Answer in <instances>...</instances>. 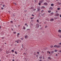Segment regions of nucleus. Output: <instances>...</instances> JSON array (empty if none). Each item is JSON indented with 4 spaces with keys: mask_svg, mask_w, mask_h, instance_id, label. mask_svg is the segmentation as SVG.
<instances>
[{
    "mask_svg": "<svg viewBox=\"0 0 61 61\" xmlns=\"http://www.w3.org/2000/svg\"><path fill=\"white\" fill-rule=\"evenodd\" d=\"M53 45H51L50 46V47H51V48H52V47H53Z\"/></svg>",
    "mask_w": 61,
    "mask_h": 61,
    "instance_id": "ddd939ff",
    "label": "nucleus"
},
{
    "mask_svg": "<svg viewBox=\"0 0 61 61\" xmlns=\"http://www.w3.org/2000/svg\"><path fill=\"white\" fill-rule=\"evenodd\" d=\"M11 51H12V53H13V52H14V50H11Z\"/></svg>",
    "mask_w": 61,
    "mask_h": 61,
    "instance_id": "6ab92c4d",
    "label": "nucleus"
},
{
    "mask_svg": "<svg viewBox=\"0 0 61 61\" xmlns=\"http://www.w3.org/2000/svg\"><path fill=\"white\" fill-rule=\"evenodd\" d=\"M22 47H23V44H22Z\"/></svg>",
    "mask_w": 61,
    "mask_h": 61,
    "instance_id": "09e8293b",
    "label": "nucleus"
},
{
    "mask_svg": "<svg viewBox=\"0 0 61 61\" xmlns=\"http://www.w3.org/2000/svg\"><path fill=\"white\" fill-rule=\"evenodd\" d=\"M20 39H21V40H23L24 39L23 38H21Z\"/></svg>",
    "mask_w": 61,
    "mask_h": 61,
    "instance_id": "4be33fe9",
    "label": "nucleus"
},
{
    "mask_svg": "<svg viewBox=\"0 0 61 61\" xmlns=\"http://www.w3.org/2000/svg\"><path fill=\"white\" fill-rule=\"evenodd\" d=\"M42 61V60H39V61Z\"/></svg>",
    "mask_w": 61,
    "mask_h": 61,
    "instance_id": "864d4df0",
    "label": "nucleus"
},
{
    "mask_svg": "<svg viewBox=\"0 0 61 61\" xmlns=\"http://www.w3.org/2000/svg\"><path fill=\"white\" fill-rule=\"evenodd\" d=\"M49 52V54H50V52Z\"/></svg>",
    "mask_w": 61,
    "mask_h": 61,
    "instance_id": "bf43d9fd",
    "label": "nucleus"
},
{
    "mask_svg": "<svg viewBox=\"0 0 61 61\" xmlns=\"http://www.w3.org/2000/svg\"><path fill=\"white\" fill-rule=\"evenodd\" d=\"M27 25V24H25V25Z\"/></svg>",
    "mask_w": 61,
    "mask_h": 61,
    "instance_id": "6e6d98bb",
    "label": "nucleus"
},
{
    "mask_svg": "<svg viewBox=\"0 0 61 61\" xmlns=\"http://www.w3.org/2000/svg\"><path fill=\"white\" fill-rule=\"evenodd\" d=\"M40 10V8H38V11H39Z\"/></svg>",
    "mask_w": 61,
    "mask_h": 61,
    "instance_id": "f8f14e48",
    "label": "nucleus"
},
{
    "mask_svg": "<svg viewBox=\"0 0 61 61\" xmlns=\"http://www.w3.org/2000/svg\"><path fill=\"white\" fill-rule=\"evenodd\" d=\"M32 16H34V15H33V14H32Z\"/></svg>",
    "mask_w": 61,
    "mask_h": 61,
    "instance_id": "a18cd8bd",
    "label": "nucleus"
},
{
    "mask_svg": "<svg viewBox=\"0 0 61 61\" xmlns=\"http://www.w3.org/2000/svg\"><path fill=\"white\" fill-rule=\"evenodd\" d=\"M55 20H56V19H57V18H56V17H55Z\"/></svg>",
    "mask_w": 61,
    "mask_h": 61,
    "instance_id": "4c0bfd02",
    "label": "nucleus"
},
{
    "mask_svg": "<svg viewBox=\"0 0 61 61\" xmlns=\"http://www.w3.org/2000/svg\"><path fill=\"white\" fill-rule=\"evenodd\" d=\"M31 19H34V17H33V18H31Z\"/></svg>",
    "mask_w": 61,
    "mask_h": 61,
    "instance_id": "a19ab883",
    "label": "nucleus"
},
{
    "mask_svg": "<svg viewBox=\"0 0 61 61\" xmlns=\"http://www.w3.org/2000/svg\"><path fill=\"white\" fill-rule=\"evenodd\" d=\"M59 15V14H56L55 15V16H57Z\"/></svg>",
    "mask_w": 61,
    "mask_h": 61,
    "instance_id": "39448f33",
    "label": "nucleus"
},
{
    "mask_svg": "<svg viewBox=\"0 0 61 61\" xmlns=\"http://www.w3.org/2000/svg\"><path fill=\"white\" fill-rule=\"evenodd\" d=\"M53 5H54V4H51V6H53Z\"/></svg>",
    "mask_w": 61,
    "mask_h": 61,
    "instance_id": "f3484780",
    "label": "nucleus"
},
{
    "mask_svg": "<svg viewBox=\"0 0 61 61\" xmlns=\"http://www.w3.org/2000/svg\"><path fill=\"white\" fill-rule=\"evenodd\" d=\"M36 27H37V28H39V25L38 24H36Z\"/></svg>",
    "mask_w": 61,
    "mask_h": 61,
    "instance_id": "f03ea898",
    "label": "nucleus"
},
{
    "mask_svg": "<svg viewBox=\"0 0 61 61\" xmlns=\"http://www.w3.org/2000/svg\"><path fill=\"white\" fill-rule=\"evenodd\" d=\"M37 21L38 22V23H39V21H38V20H37Z\"/></svg>",
    "mask_w": 61,
    "mask_h": 61,
    "instance_id": "79ce46f5",
    "label": "nucleus"
},
{
    "mask_svg": "<svg viewBox=\"0 0 61 61\" xmlns=\"http://www.w3.org/2000/svg\"><path fill=\"white\" fill-rule=\"evenodd\" d=\"M36 10V9H34V11H35Z\"/></svg>",
    "mask_w": 61,
    "mask_h": 61,
    "instance_id": "603ef678",
    "label": "nucleus"
},
{
    "mask_svg": "<svg viewBox=\"0 0 61 61\" xmlns=\"http://www.w3.org/2000/svg\"><path fill=\"white\" fill-rule=\"evenodd\" d=\"M48 59H51V57H48Z\"/></svg>",
    "mask_w": 61,
    "mask_h": 61,
    "instance_id": "72a5a7b5",
    "label": "nucleus"
},
{
    "mask_svg": "<svg viewBox=\"0 0 61 61\" xmlns=\"http://www.w3.org/2000/svg\"><path fill=\"white\" fill-rule=\"evenodd\" d=\"M49 52L48 51H47V53H49Z\"/></svg>",
    "mask_w": 61,
    "mask_h": 61,
    "instance_id": "052dcab7",
    "label": "nucleus"
},
{
    "mask_svg": "<svg viewBox=\"0 0 61 61\" xmlns=\"http://www.w3.org/2000/svg\"><path fill=\"white\" fill-rule=\"evenodd\" d=\"M36 56V57H38V56L37 55Z\"/></svg>",
    "mask_w": 61,
    "mask_h": 61,
    "instance_id": "de8ad7c7",
    "label": "nucleus"
},
{
    "mask_svg": "<svg viewBox=\"0 0 61 61\" xmlns=\"http://www.w3.org/2000/svg\"><path fill=\"white\" fill-rule=\"evenodd\" d=\"M59 52L60 53H61V50H60V51H59Z\"/></svg>",
    "mask_w": 61,
    "mask_h": 61,
    "instance_id": "c9c22d12",
    "label": "nucleus"
},
{
    "mask_svg": "<svg viewBox=\"0 0 61 61\" xmlns=\"http://www.w3.org/2000/svg\"><path fill=\"white\" fill-rule=\"evenodd\" d=\"M8 12H9V13H10V11H9Z\"/></svg>",
    "mask_w": 61,
    "mask_h": 61,
    "instance_id": "680f3d73",
    "label": "nucleus"
},
{
    "mask_svg": "<svg viewBox=\"0 0 61 61\" xmlns=\"http://www.w3.org/2000/svg\"><path fill=\"white\" fill-rule=\"evenodd\" d=\"M61 46L60 45H55L54 46V47H57V48H59V47H61Z\"/></svg>",
    "mask_w": 61,
    "mask_h": 61,
    "instance_id": "f257e3e1",
    "label": "nucleus"
},
{
    "mask_svg": "<svg viewBox=\"0 0 61 61\" xmlns=\"http://www.w3.org/2000/svg\"><path fill=\"white\" fill-rule=\"evenodd\" d=\"M1 9H2V10H3V9H4V8H3V7H1Z\"/></svg>",
    "mask_w": 61,
    "mask_h": 61,
    "instance_id": "58836bf2",
    "label": "nucleus"
},
{
    "mask_svg": "<svg viewBox=\"0 0 61 61\" xmlns=\"http://www.w3.org/2000/svg\"><path fill=\"white\" fill-rule=\"evenodd\" d=\"M44 12V10H42L41 11V13H43Z\"/></svg>",
    "mask_w": 61,
    "mask_h": 61,
    "instance_id": "7c9ffc66",
    "label": "nucleus"
},
{
    "mask_svg": "<svg viewBox=\"0 0 61 61\" xmlns=\"http://www.w3.org/2000/svg\"><path fill=\"white\" fill-rule=\"evenodd\" d=\"M15 53H16V55L17 54V52L16 51H15Z\"/></svg>",
    "mask_w": 61,
    "mask_h": 61,
    "instance_id": "cd10ccee",
    "label": "nucleus"
},
{
    "mask_svg": "<svg viewBox=\"0 0 61 61\" xmlns=\"http://www.w3.org/2000/svg\"><path fill=\"white\" fill-rule=\"evenodd\" d=\"M54 51H55V52H57V50H55Z\"/></svg>",
    "mask_w": 61,
    "mask_h": 61,
    "instance_id": "c756f323",
    "label": "nucleus"
},
{
    "mask_svg": "<svg viewBox=\"0 0 61 61\" xmlns=\"http://www.w3.org/2000/svg\"><path fill=\"white\" fill-rule=\"evenodd\" d=\"M20 35V34H19V33H18L17 34V36L18 37H19V36Z\"/></svg>",
    "mask_w": 61,
    "mask_h": 61,
    "instance_id": "0eeeda50",
    "label": "nucleus"
},
{
    "mask_svg": "<svg viewBox=\"0 0 61 61\" xmlns=\"http://www.w3.org/2000/svg\"><path fill=\"white\" fill-rule=\"evenodd\" d=\"M60 38H61V35L60 36Z\"/></svg>",
    "mask_w": 61,
    "mask_h": 61,
    "instance_id": "8fccbe9b",
    "label": "nucleus"
},
{
    "mask_svg": "<svg viewBox=\"0 0 61 61\" xmlns=\"http://www.w3.org/2000/svg\"><path fill=\"white\" fill-rule=\"evenodd\" d=\"M13 16H14V17L15 16V15H14V14H13Z\"/></svg>",
    "mask_w": 61,
    "mask_h": 61,
    "instance_id": "c03bdc74",
    "label": "nucleus"
},
{
    "mask_svg": "<svg viewBox=\"0 0 61 61\" xmlns=\"http://www.w3.org/2000/svg\"><path fill=\"white\" fill-rule=\"evenodd\" d=\"M51 15H54V13H53V12H52L51 13Z\"/></svg>",
    "mask_w": 61,
    "mask_h": 61,
    "instance_id": "dca6fc26",
    "label": "nucleus"
},
{
    "mask_svg": "<svg viewBox=\"0 0 61 61\" xmlns=\"http://www.w3.org/2000/svg\"><path fill=\"white\" fill-rule=\"evenodd\" d=\"M4 38H5V37H3L2 38L3 39H4Z\"/></svg>",
    "mask_w": 61,
    "mask_h": 61,
    "instance_id": "473e14b6",
    "label": "nucleus"
},
{
    "mask_svg": "<svg viewBox=\"0 0 61 61\" xmlns=\"http://www.w3.org/2000/svg\"><path fill=\"white\" fill-rule=\"evenodd\" d=\"M23 29L24 30H25V26H23Z\"/></svg>",
    "mask_w": 61,
    "mask_h": 61,
    "instance_id": "6e6552de",
    "label": "nucleus"
},
{
    "mask_svg": "<svg viewBox=\"0 0 61 61\" xmlns=\"http://www.w3.org/2000/svg\"><path fill=\"white\" fill-rule=\"evenodd\" d=\"M28 26V25H27V26Z\"/></svg>",
    "mask_w": 61,
    "mask_h": 61,
    "instance_id": "e2e57ef3",
    "label": "nucleus"
},
{
    "mask_svg": "<svg viewBox=\"0 0 61 61\" xmlns=\"http://www.w3.org/2000/svg\"><path fill=\"white\" fill-rule=\"evenodd\" d=\"M1 29V27L0 26V29Z\"/></svg>",
    "mask_w": 61,
    "mask_h": 61,
    "instance_id": "0e129e2a",
    "label": "nucleus"
},
{
    "mask_svg": "<svg viewBox=\"0 0 61 61\" xmlns=\"http://www.w3.org/2000/svg\"><path fill=\"white\" fill-rule=\"evenodd\" d=\"M44 4L45 5H47V4L46 2L44 3Z\"/></svg>",
    "mask_w": 61,
    "mask_h": 61,
    "instance_id": "9d476101",
    "label": "nucleus"
},
{
    "mask_svg": "<svg viewBox=\"0 0 61 61\" xmlns=\"http://www.w3.org/2000/svg\"><path fill=\"white\" fill-rule=\"evenodd\" d=\"M22 48H24V47H23H23H22Z\"/></svg>",
    "mask_w": 61,
    "mask_h": 61,
    "instance_id": "774afa93",
    "label": "nucleus"
},
{
    "mask_svg": "<svg viewBox=\"0 0 61 61\" xmlns=\"http://www.w3.org/2000/svg\"><path fill=\"white\" fill-rule=\"evenodd\" d=\"M47 26H46L45 27V28H47Z\"/></svg>",
    "mask_w": 61,
    "mask_h": 61,
    "instance_id": "a878e982",
    "label": "nucleus"
},
{
    "mask_svg": "<svg viewBox=\"0 0 61 61\" xmlns=\"http://www.w3.org/2000/svg\"><path fill=\"white\" fill-rule=\"evenodd\" d=\"M12 61H15V60H14V59H13V60H12Z\"/></svg>",
    "mask_w": 61,
    "mask_h": 61,
    "instance_id": "5fc2aeb1",
    "label": "nucleus"
},
{
    "mask_svg": "<svg viewBox=\"0 0 61 61\" xmlns=\"http://www.w3.org/2000/svg\"><path fill=\"white\" fill-rule=\"evenodd\" d=\"M27 36L26 35V36H25V38H27Z\"/></svg>",
    "mask_w": 61,
    "mask_h": 61,
    "instance_id": "2eb2a0df",
    "label": "nucleus"
},
{
    "mask_svg": "<svg viewBox=\"0 0 61 61\" xmlns=\"http://www.w3.org/2000/svg\"><path fill=\"white\" fill-rule=\"evenodd\" d=\"M43 1L44 0H41V1H40V2L41 3H42Z\"/></svg>",
    "mask_w": 61,
    "mask_h": 61,
    "instance_id": "4468645a",
    "label": "nucleus"
},
{
    "mask_svg": "<svg viewBox=\"0 0 61 61\" xmlns=\"http://www.w3.org/2000/svg\"><path fill=\"white\" fill-rule=\"evenodd\" d=\"M57 9L58 10H59L60 9V8H57Z\"/></svg>",
    "mask_w": 61,
    "mask_h": 61,
    "instance_id": "c85d7f7f",
    "label": "nucleus"
},
{
    "mask_svg": "<svg viewBox=\"0 0 61 61\" xmlns=\"http://www.w3.org/2000/svg\"><path fill=\"white\" fill-rule=\"evenodd\" d=\"M57 3L58 4H59V5H60V4H61V3H59V2H58Z\"/></svg>",
    "mask_w": 61,
    "mask_h": 61,
    "instance_id": "393cba45",
    "label": "nucleus"
},
{
    "mask_svg": "<svg viewBox=\"0 0 61 61\" xmlns=\"http://www.w3.org/2000/svg\"><path fill=\"white\" fill-rule=\"evenodd\" d=\"M11 30H12V31H13V30H14V29H13L12 28H11Z\"/></svg>",
    "mask_w": 61,
    "mask_h": 61,
    "instance_id": "bb28decb",
    "label": "nucleus"
},
{
    "mask_svg": "<svg viewBox=\"0 0 61 61\" xmlns=\"http://www.w3.org/2000/svg\"><path fill=\"white\" fill-rule=\"evenodd\" d=\"M48 12L49 13H51V10H49L48 11Z\"/></svg>",
    "mask_w": 61,
    "mask_h": 61,
    "instance_id": "9b49d317",
    "label": "nucleus"
},
{
    "mask_svg": "<svg viewBox=\"0 0 61 61\" xmlns=\"http://www.w3.org/2000/svg\"><path fill=\"white\" fill-rule=\"evenodd\" d=\"M10 22L12 23H13V21H11Z\"/></svg>",
    "mask_w": 61,
    "mask_h": 61,
    "instance_id": "2f4dec72",
    "label": "nucleus"
},
{
    "mask_svg": "<svg viewBox=\"0 0 61 61\" xmlns=\"http://www.w3.org/2000/svg\"><path fill=\"white\" fill-rule=\"evenodd\" d=\"M35 55H36V54H34Z\"/></svg>",
    "mask_w": 61,
    "mask_h": 61,
    "instance_id": "69168bd1",
    "label": "nucleus"
},
{
    "mask_svg": "<svg viewBox=\"0 0 61 61\" xmlns=\"http://www.w3.org/2000/svg\"><path fill=\"white\" fill-rule=\"evenodd\" d=\"M42 8H45V7L44 6H42L41 7Z\"/></svg>",
    "mask_w": 61,
    "mask_h": 61,
    "instance_id": "412c9836",
    "label": "nucleus"
},
{
    "mask_svg": "<svg viewBox=\"0 0 61 61\" xmlns=\"http://www.w3.org/2000/svg\"><path fill=\"white\" fill-rule=\"evenodd\" d=\"M58 0H56V1H58Z\"/></svg>",
    "mask_w": 61,
    "mask_h": 61,
    "instance_id": "338daca9",
    "label": "nucleus"
},
{
    "mask_svg": "<svg viewBox=\"0 0 61 61\" xmlns=\"http://www.w3.org/2000/svg\"><path fill=\"white\" fill-rule=\"evenodd\" d=\"M59 44L61 46V43H59Z\"/></svg>",
    "mask_w": 61,
    "mask_h": 61,
    "instance_id": "e433bc0d",
    "label": "nucleus"
},
{
    "mask_svg": "<svg viewBox=\"0 0 61 61\" xmlns=\"http://www.w3.org/2000/svg\"><path fill=\"white\" fill-rule=\"evenodd\" d=\"M5 44L6 45V43H5Z\"/></svg>",
    "mask_w": 61,
    "mask_h": 61,
    "instance_id": "13d9d810",
    "label": "nucleus"
},
{
    "mask_svg": "<svg viewBox=\"0 0 61 61\" xmlns=\"http://www.w3.org/2000/svg\"><path fill=\"white\" fill-rule=\"evenodd\" d=\"M14 34H15L16 33V32H13Z\"/></svg>",
    "mask_w": 61,
    "mask_h": 61,
    "instance_id": "f704fd0d",
    "label": "nucleus"
},
{
    "mask_svg": "<svg viewBox=\"0 0 61 61\" xmlns=\"http://www.w3.org/2000/svg\"><path fill=\"white\" fill-rule=\"evenodd\" d=\"M54 19H53L52 18V19H51V20H50V21H54Z\"/></svg>",
    "mask_w": 61,
    "mask_h": 61,
    "instance_id": "423d86ee",
    "label": "nucleus"
},
{
    "mask_svg": "<svg viewBox=\"0 0 61 61\" xmlns=\"http://www.w3.org/2000/svg\"><path fill=\"white\" fill-rule=\"evenodd\" d=\"M19 41V40L18 39L16 41H15V42H17V43H18V42Z\"/></svg>",
    "mask_w": 61,
    "mask_h": 61,
    "instance_id": "7ed1b4c3",
    "label": "nucleus"
},
{
    "mask_svg": "<svg viewBox=\"0 0 61 61\" xmlns=\"http://www.w3.org/2000/svg\"><path fill=\"white\" fill-rule=\"evenodd\" d=\"M39 5H41V4L40 3H39Z\"/></svg>",
    "mask_w": 61,
    "mask_h": 61,
    "instance_id": "ea45409f",
    "label": "nucleus"
},
{
    "mask_svg": "<svg viewBox=\"0 0 61 61\" xmlns=\"http://www.w3.org/2000/svg\"><path fill=\"white\" fill-rule=\"evenodd\" d=\"M56 56H57V54H56Z\"/></svg>",
    "mask_w": 61,
    "mask_h": 61,
    "instance_id": "4d7b16f0",
    "label": "nucleus"
},
{
    "mask_svg": "<svg viewBox=\"0 0 61 61\" xmlns=\"http://www.w3.org/2000/svg\"><path fill=\"white\" fill-rule=\"evenodd\" d=\"M53 8L51 7H50L49 8V10H53Z\"/></svg>",
    "mask_w": 61,
    "mask_h": 61,
    "instance_id": "20e7f679",
    "label": "nucleus"
},
{
    "mask_svg": "<svg viewBox=\"0 0 61 61\" xmlns=\"http://www.w3.org/2000/svg\"><path fill=\"white\" fill-rule=\"evenodd\" d=\"M37 54H39V52H37Z\"/></svg>",
    "mask_w": 61,
    "mask_h": 61,
    "instance_id": "37998d69",
    "label": "nucleus"
},
{
    "mask_svg": "<svg viewBox=\"0 0 61 61\" xmlns=\"http://www.w3.org/2000/svg\"><path fill=\"white\" fill-rule=\"evenodd\" d=\"M25 61H27V58H25Z\"/></svg>",
    "mask_w": 61,
    "mask_h": 61,
    "instance_id": "a211bd4d",
    "label": "nucleus"
},
{
    "mask_svg": "<svg viewBox=\"0 0 61 61\" xmlns=\"http://www.w3.org/2000/svg\"><path fill=\"white\" fill-rule=\"evenodd\" d=\"M60 17H61V15H60Z\"/></svg>",
    "mask_w": 61,
    "mask_h": 61,
    "instance_id": "3c124183",
    "label": "nucleus"
},
{
    "mask_svg": "<svg viewBox=\"0 0 61 61\" xmlns=\"http://www.w3.org/2000/svg\"><path fill=\"white\" fill-rule=\"evenodd\" d=\"M54 51H51V53H54Z\"/></svg>",
    "mask_w": 61,
    "mask_h": 61,
    "instance_id": "aec40b11",
    "label": "nucleus"
},
{
    "mask_svg": "<svg viewBox=\"0 0 61 61\" xmlns=\"http://www.w3.org/2000/svg\"><path fill=\"white\" fill-rule=\"evenodd\" d=\"M13 4H14V5H16V3H15L13 2Z\"/></svg>",
    "mask_w": 61,
    "mask_h": 61,
    "instance_id": "5701e85b",
    "label": "nucleus"
},
{
    "mask_svg": "<svg viewBox=\"0 0 61 61\" xmlns=\"http://www.w3.org/2000/svg\"><path fill=\"white\" fill-rule=\"evenodd\" d=\"M39 58L40 59H42V57H39Z\"/></svg>",
    "mask_w": 61,
    "mask_h": 61,
    "instance_id": "b1692460",
    "label": "nucleus"
},
{
    "mask_svg": "<svg viewBox=\"0 0 61 61\" xmlns=\"http://www.w3.org/2000/svg\"><path fill=\"white\" fill-rule=\"evenodd\" d=\"M3 7H5V5H3Z\"/></svg>",
    "mask_w": 61,
    "mask_h": 61,
    "instance_id": "49530a36",
    "label": "nucleus"
},
{
    "mask_svg": "<svg viewBox=\"0 0 61 61\" xmlns=\"http://www.w3.org/2000/svg\"><path fill=\"white\" fill-rule=\"evenodd\" d=\"M58 32L59 33H61V30H59V31H58Z\"/></svg>",
    "mask_w": 61,
    "mask_h": 61,
    "instance_id": "1a4fd4ad",
    "label": "nucleus"
}]
</instances>
